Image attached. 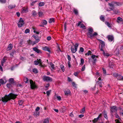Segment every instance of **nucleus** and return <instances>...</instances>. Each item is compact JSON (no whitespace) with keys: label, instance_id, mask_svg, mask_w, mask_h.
I'll use <instances>...</instances> for the list:
<instances>
[{"label":"nucleus","instance_id":"obj_5","mask_svg":"<svg viewBox=\"0 0 123 123\" xmlns=\"http://www.w3.org/2000/svg\"><path fill=\"white\" fill-rule=\"evenodd\" d=\"M24 24V23L23 19L21 18H20L19 19V22L18 24V27H21Z\"/></svg>","mask_w":123,"mask_h":123},{"label":"nucleus","instance_id":"obj_12","mask_svg":"<svg viewBox=\"0 0 123 123\" xmlns=\"http://www.w3.org/2000/svg\"><path fill=\"white\" fill-rule=\"evenodd\" d=\"M34 50L37 53H41L42 52L41 50L38 49L36 47H35L33 48Z\"/></svg>","mask_w":123,"mask_h":123},{"label":"nucleus","instance_id":"obj_2","mask_svg":"<svg viewBox=\"0 0 123 123\" xmlns=\"http://www.w3.org/2000/svg\"><path fill=\"white\" fill-rule=\"evenodd\" d=\"M88 32L87 33L88 37L91 39H92L94 36L97 35V33L96 32H94L93 33H92L93 31L92 28L91 27L89 28L88 30Z\"/></svg>","mask_w":123,"mask_h":123},{"label":"nucleus","instance_id":"obj_27","mask_svg":"<svg viewBox=\"0 0 123 123\" xmlns=\"http://www.w3.org/2000/svg\"><path fill=\"white\" fill-rule=\"evenodd\" d=\"M105 24L106 25L109 27L111 28V24H110L109 22H105Z\"/></svg>","mask_w":123,"mask_h":123},{"label":"nucleus","instance_id":"obj_42","mask_svg":"<svg viewBox=\"0 0 123 123\" xmlns=\"http://www.w3.org/2000/svg\"><path fill=\"white\" fill-rule=\"evenodd\" d=\"M97 83H98V85L99 86V87H102V83H103V82H99L98 81L96 82Z\"/></svg>","mask_w":123,"mask_h":123},{"label":"nucleus","instance_id":"obj_63","mask_svg":"<svg viewBox=\"0 0 123 123\" xmlns=\"http://www.w3.org/2000/svg\"><path fill=\"white\" fill-rule=\"evenodd\" d=\"M102 69L103 70V73L104 74H106V70L105 69V68H102Z\"/></svg>","mask_w":123,"mask_h":123},{"label":"nucleus","instance_id":"obj_20","mask_svg":"<svg viewBox=\"0 0 123 123\" xmlns=\"http://www.w3.org/2000/svg\"><path fill=\"white\" fill-rule=\"evenodd\" d=\"M103 113L104 117L106 119H107L108 117H107V112H106L104 110L103 111Z\"/></svg>","mask_w":123,"mask_h":123},{"label":"nucleus","instance_id":"obj_8","mask_svg":"<svg viewBox=\"0 0 123 123\" xmlns=\"http://www.w3.org/2000/svg\"><path fill=\"white\" fill-rule=\"evenodd\" d=\"M38 42L39 40L38 39H37V41H32L29 40V41H28V43L29 45H34L37 43Z\"/></svg>","mask_w":123,"mask_h":123},{"label":"nucleus","instance_id":"obj_6","mask_svg":"<svg viewBox=\"0 0 123 123\" xmlns=\"http://www.w3.org/2000/svg\"><path fill=\"white\" fill-rule=\"evenodd\" d=\"M43 80L44 81H51L52 79L49 76H44L43 77Z\"/></svg>","mask_w":123,"mask_h":123},{"label":"nucleus","instance_id":"obj_56","mask_svg":"<svg viewBox=\"0 0 123 123\" xmlns=\"http://www.w3.org/2000/svg\"><path fill=\"white\" fill-rule=\"evenodd\" d=\"M80 51L81 52H83L84 51V49L82 47H81L80 48Z\"/></svg>","mask_w":123,"mask_h":123},{"label":"nucleus","instance_id":"obj_35","mask_svg":"<svg viewBox=\"0 0 123 123\" xmlns=\"http://www.w3.org/2000/svg\"><path fill=\"white\" fill-rule=\"evenodd\" d=\"M49 121L48 118H46L43 121L44 123H49Z\"/></svg>","mask_w":123,"mask_h":123},{"label":"nucleus","instance_id":"obj_23","mask_svg":"<svg viewBox=\"0 0 123 123\" xmlns=\"http://www.w3.org/2000/svg\"><path fill=\"white\" fill-rule=\"evenodd\" d=\"M6 81L5 82L4 80L2 79H0V83H1V84H5L6 83Z\"/></svg>","mask_w":123,"mask_h":123},{"label":"nucleus","instance_id":"obj_52","mask_svg":"<svg viewBox=\"0 0 123 123\" xmlns=\"http://www.w3.org/2000/svg\"><path fill=\"white\" fill-rule=\"evenodd\" d=\"M33 37H34V38L36 40V41H37V39H38L39 40V39L38 38V37L37 36H33Z\"/></svg>","mask_w":123,"mask_h":123},{"label":"nucleus","instance_id":"obj_17","mask_svg":"<svg viewBox=\"0 0 123 123\" xmlns=\"http://www.w3.org/2000/svg\"><path fill=\"white\" fill-rule=\"evenodd\" d=\"M12 45L11 43L10 44L8 45L7 50L8 51L11 50L12 49Z\"/></svg>","mask_w":123,"mask_h":123},{"label":"nucleus","instance_id":"obj_33","mask_svg":"<svg viewBox=\"0 0 123 123\" xmlns=\"http://www.w3.org/2000/svg\"><path fill=\"white\" fill-rule=\"evenodd\" d=\"M113 75L114 77H118L119 75L117 73H114L113 74Z\"/></svg>","mask_w":123,"mask_h":123},{"label":"nucleus","instance_id":"obj_54","mask_svg":"<svg viewBox=\"0 0 123 123\" xmlns=\"http://www.w3.org/2000/svg\"><path fill=\"white\" fill-rule=\"evenodd\" d=\"M39 66L41 67H44V66L42 65V62L41 60V63H39Z\"/></svg>","mask_w":123,"mask_h":123},{"label":"nucleus","instance_id":"obj_58","mask_svg":"<svg viewBox=\"0 0 123 123\" xmlns=\"http://www.w3.org/2000/svg\"><path fill=\"white\" fill-rule=\"evenodd\" d=\"M64 92H65V94L66 95H68V94L69 93V91H65Z\"/></svg>","mask_w":123,"mask_h":123},{"label":"nucleus","instance_id":"obj_40","mask_svg":"<svg viewBox=\"0 0 123 123\" xmlns=\"http://www.w3.org/2000/svg\"><path fill=\"white\" fill-rule=\"evenodd\" d=\"M85 111V108L84 107L80 111V113L83 114L84 113Z\"/></svg>","mask_w":123,"mask_h":123},{"label":"nucleus","instance_id":"obj_36","mask_svg":"<svg viewBox=\"0 0 123 123\" xmlns=\"http://www.w3.org/2000/svg\"><path fill=\"white\" fill-rule=\"evenodd\" d=\"M39 114V113L38 112L36 111L34 114V116H38Z\"/></svg>","mask_w":123,"mask_h":123},{"label":"nucleus","instance_id":"obj_4","mask_svg":"<svg viewBox=\"0 0 123 123\" xmlns=\"http://www.w3.org/2000/svg\"><path fill=\"white\" fill-rule=\"evenodd\" d=\"M30 82L31 89H34L37 88V87L35 84V82H34L32 80H30Z\"/></svg>","mask_w":123,"mask_h":123},{"label":"nucleus","instance_id":"obj_32","mask_svg":"<svg viewBox=\"0 0 123 123\" xmlns=\"http://www.w3.org/2000/svg\"><path fill=\"white\" fill-rule=\"evenodd\" d=\"M11 83H7L6 85V86L8 88H10L12 87Z\"/></svg>","mask_w":123,"mask_h":123},{"label":"nucleus","instance_id":"obj_37","mask_svg":"<svg viewBox=\"0 0 123 123\" xmlns=\"http://www.w3.org/2000/svg\"><path fill=\"white\" fill-rule=\"evenodd\" d=\"M24 102V101L22 100H20L19 101L18 104L19 105H21Z\"/></svg>","mask_w":123,"mask_h":123},{"label":"nucleus","instance_id":"obj_10","mask_svg":"<svg viewBox=\"0 0 123 123\" xmlns=\"http://www.w3.org/2000/svg\"><path fill=\"white\" fill-rule=\"evenodd\" d=\"M115 3V2H112L111 3H108L109 5L111 8H110V9H111V10L112 11L113 10V9L114 8V4Z\"/></svg>","mask_w":123,"mask_h":123},{"label":"nucleus","instance_id":"obj_18","mask_svg":"<svg viewBox=\"0 0 123 123\" xmlns=\"http://www.w3.org/2000/svg\"><path fill=\"white\" fill-rule=\"evenodd\" d=\"M101 114H100L97 118H95L93 121V123H95L98 120L99 118L100 117V116H101Z\"/></svg>","mask_w":123,"mask_h":123},{"label":"nucleus","instance_id":"obj_30","mask_svg":"<svg viewBox=\"0 0 123 123\" xmlns=\"http://www.w3.org/2000/svg\"><path fill=\"white\" fill-rule=\"evenodd\" d=\"M50 64L51 68V69H54L55 68L54 65L52 63H51Z\"/></svg>","mask_w":123,"mask_h":123},{"label":"nucleus","instance_id":"obj_38","mask_svg":"<svg viewBox=\"0 0 123 123\" xmlns=\"http://www.w3.org/2000/svg\"><path fill=\"white\" fill-rule=\"evenodd\" d=\"M92 52L90 50L88 51V52L85 54V55H91Z\"/></svg>","mask_w":123,"mask_h":123},{"label":"nucleus","instance_id":"obj_43","mask_svg":"<svg viewBox=\"0 0 123 123\" xmlns=\"http://www.w3.org/2000/svg\"><path fill=\"white\" fill-rule=\"evenodd\" d=\"M33 72L35 73H38L37 70L36 68H34L32 70Z\"/></svg>","mask_w":123,"mask_h":123},{"label":"nucleus","instance_id":"obj_45","mask_svg":"<svg viewBox=\"0 0 123 123\" xmlns=\"http://www.w3.org/2000/svg\"><path fill=\"white\" fill-rule=\"evenodd\" d=\"M15 52V50H12V51L10 53V55H12V56H13V55H14V53Z\"/></svg>","mask_w":123,"mask_h":123},{"label":"nucleus","instance_id":"obj_50","mask_svg":"<svg viewBox=\"0 0 123 123\" xmlns=\"http://www.w3.org/2000/svg\"><path fill=\"white\" fill-rule=\"evenodd\" d=\"M47 21L45 20H43V24L44 25H46L47 24Z\"/></svg>","mask_w":123,"mask_h":123},{"label":"nucleus","instance_id":"obj_13","mask_svg":"<svg viewBox=\"0 0 123 123\" xmlns=\"http://www.w3.org/2000/svg\"><path fill=\"white\" fill-rule=\"evenodd\" d=\"M43 49L44 50L48 51L49 53L50 52V49L46 46L43 47Z\"/></svg>","mask_w":123,"mask_h":123},{"label":"nucleus","instance_id":"obj_59","mask_svg":"<svg viewBox=\"0 0 123 123\" xmlns=\"http://www.w3.org/2000/svg\"><path fill=\"white\" fill-rule=\"evenodd\" d=\"M57 51L58 52H59V51L62 52L60 49V47L59 46H58L57 47Z\"/></svg>","mask_w":123,"mask_h":123},{"label":"nucleus","instance_id":"obj_64","mask_svg":"<svg viewBox=\"0 0 123 123\" xmlns=\"http://www.w3.org/2000/svg\"><path fill=\"white\" fill-rule=\"evenodd\" d=\"M115 121L116 122V123H121L119 122V121L118 120H115Z\"/></svg>","mask_w":123,"mask_h":123},{"label":"nucleus","instance_id":"obj_19","mask_svg":"<svg viewBox=\"0 0 123 123\" xmlns=\"http://www.w3.org/2000/svg\"><path fill=\"white\" fill-rule=\"evenodd\" d=\"M117 79L118 80H123V76L120 75H119L117 78Z\"/></svg>","mask_w":123,"mask_h":123},{"label":"nucleus","instance_id":"obj_44","mask_svg":"<svg viewBox=\"0 0 123 123\" xmlns=\"http://www.w3.org/2000/svg\"><path fill=\"white\" fill-rule=\"evenodd\" d=\"M9 81L10 82H11V83L12 84L13 83V79L12 78H10L9 79Z\"/></svg>","mask_w":123,"mask_h":123},{"label":"nucleus","instance_id":"obj_51","mask_svg":"<svg viewBox=\"0 0 123 123\" xmlns=\"http://www.w3.org/2000/svg\"><path fill=\"white\" fill-rule=\"evenodd\" d=\"M96 57H98V56L94 55H92L91 56V57L92 59H94V58H95Z\"/></svg>","mask_w":123,"mask_h":123},{"label":"nucleus","instance_id":"obj_11","mask_svg":"<svg viewBox=\"0 0 123 123\" xmlns=\"http://www.w3.org/2000/svg\"><path fill=\"white\" fill-rule=\"evenodd\" d=\"M117 110V107L115 106L112 107L111 109V111L112 112H116Z\"/></svg>","mask_w":123,"mask_h":123},{"label":"nucleus","instance_id":"obj_62","mask_svg":"<svg viewBox=\"0 0 123 123\" xmlns=\"http://www.w3.org/2000/svg\"><path fill=\"white\" fill-rule=\"evenodd\" d=\"M37 1H33L31 3V5L32 6H33L34 4L37 2Z\"/></svg>","mask_w":123,"mask_h":123},{"label":"nucleus","instance_id":"obj_60","mask_svg":"<svg viewBox=\"0 0 123 123\" xmlns=\"http://www.w3.org/2000/svg\"><path fill=\"white\" fill-rule=\"evenodd\" d=\"M117 19L118 20L120 21H122V18L120 17H118Z\"/></svg>","mask_w":123,"mask_h":123},{"label":"nucleus","instance_id":"obj_41","mask_svg":"<svg viewBox=\"0 0 123 123\" xmlns=\"http://www.w3.org/2000/svg\"><path fill=\"white\" fill-rule=\"evenodd\" d=\"M6 0H0V2L4 4L6 2Z\"/></svg>","mask_w":123,"mask_h":123},{"label":"nucleus","instance_id":"obj_28","mask_svg":"<svg viewBox=\"0 0 123 123\" xmlns=\"http://www.w3.org/2000/svg\"><path fill=\"white\" fill-rule=\"evenodd\" d=\"M73 12L76 15H78V11L77 9H74L73 10Z\"/></svg>","mask_w":123,"mask_h":123},{"label":"nucleus","instance_id":"obj_24","mask_svg":"<svg viewBox=\"0 0 123 123\" xmlns=\"http://www.w3.org/2000/svg\"><path fill=\"white\" fill-rule=\"evenodd\" d=\"M24 81L26 83H27L29 81L28 79L26 77H25L24 78Z\"/></svg>","mask_w":123,"mask_h":123},{"label":"nucleus","instance_id":"obj_47","mask_svg":"<svg viewBox=\"0 0 123 123\" xmlns=\"http://www.w3.org/2000/svg\"><path fill=\"white\" fill-rule=\"evenodd\" d=\"M51 92V90H48V91H47L46 93L47 95L48 96H49V95Z\"/></svg>","mask_w":123,"mask_h":123},{"label":"nucleus","instance_id":"obj_7","mask_svg":"<svg viewBox=\"0 0 123 123\" xmlns=\"http://www.w3.org/2000/svg\"><path fill=\"white\" fill-rule=\"evenodd\" d=\"M107 38L109 42H112L113 43L114 42V39L113 36L109 35L107 36Z\"/></svg>","mask_w":123,"mask_h":123},{"label":"nucleus","instance_id":"obj_26","mask_svg":"<svg viewBox=\"0 0 123 123\" xmlns=\"http://www.w3.org/2000/svg\"><path fill=\"white\" fill-rule=\"evenodd\" d=\"M44 5V3L43 2H41L39 3L38 5L40 6H42Z\"/></svg>","mask_w":123,"mask_h":123},{"label":"nucleus","instance_id":"obj_14","mask_svg":"<svg viewBox=\"0 0 123 123\" xmlns=\"http://www.w3.org/2000/svg\"><path fill=\"white\" fill-rule=\"evenodd\" d=\"M70 82H71L72 85L75 88H77L76 84L72 80H71V79L70 78Z\"/></svg>","mask_w":123,"mask_h":123},{"label":"nucleus","instance_id":"obj_34","mask_svg":"<svg viewBox=\"0 0 123 123\" xmlns=\"http://www.w3.org/2000/svg\"><path fill=\"white\" fill-rule=\"evenodd\" d=\"M81 63L80 64V65H82L84 63V61L83 59L81 58Z\"/></svg>","mask_w":123,"mask_h":123},{"label":"nucleus","instance_id":"obj_25","mask_svg":"<svg viewBox=\"0 0 123 123\" xmlns=\"http://www.w3.org/2000/svg\"><path fill=\"white\" fill-rule=\"evenodd\" d=\"M100 19L101 20L104 22L105 21V19L104 17L102 15H101L100 17Z\"/></svg>","mask_w":123,"mask_h":123},{"label":"nucleus","instance_id":"obj_46","mask_svg":"<svg viewBox=\"0 0 123 123\" xmlns=\"http://www.w3.org/2000/svg\"><path fill=\"white\" fill-rule=\"evenodd\" d=\"M103 54L105 56H106L107 57H108L110 55L109 54L107 53H105L104 51V53H103Z\"/></svg>","mask_w":123,"mask_h":123},{"label":"nucleus","instance_id":"obj_48","mask_svg":"<svg viewBox=\"0 0 123 123\" xmlns=\"http://www.w3.org/2000/svg\"><path fill=\"white\" fill-rule=\"evenodd\" d=\"M113 10V12L115 14H117L119 12H118V10Z\"/></svg>","mask_w":123,"mask_h":123},{"label":"nucleus","instance_id":"obj_21","mask_svg":"<svg viewBox=\"0 0 123 123\" xmlns=\"http://www.w3.org/2000/svg\"><path fill=\"white\" fill-rule=\"evenodd\" d=\"M55 21L54 18H50L49 19V23H51L52 22H54Z\"/></svg>","mask_w":123,"mask_h":123},{"label":"nucleus","instance_id":"obj_57","mask_svg":"<svg viewBox=\"0 0 123 123\" xmlns=\"http://www.w3.org/2000/svg\"><path fill=\"white\" fill-rule=\"evenodd\" d=\"M81 28H84V29H85V27H86L83 24H81Z\"/></svg>","mask_w":123,"mask_h":123},{"label":"nucleus","instance_id":"obj_53","mask_svg":"<svg viewBox=\"0 0 123 123\" xmlns=\"http://www.w3.org/2000/svg\"><path fill=\"white\" fill-rule=\"evenodd\" d=\"M39 109L40 108L39 107H37L35 109V111H36L37 112L39 110Z\"/></svg>","mask_w":123,"mask_h":123},{"label":"nucleus","instance_id":"obj_16","mask_svg":"<svg viewBox=\"0 0 123 123\" xmlns=\"http://www.w3.org/2000/svg\"><path fill=\"white\" fill-rule=\"evenodd\" d=\"M7 59V57H4L3 59V60L1 61V65L2 66H3V63L5 62Z\"/></svg>","mask_w":123,"mask_h":123},{"label":"nucleus","instance_id":"obj_55","mask_svg":"<svg viewBox=\"0 0 123 123\" xmlns=\"http://www.w3.org/2000/svg\"><path fill=\"white\" fill-rule=\"evenodd\" d=\"M85 65H83V66L82 67V68L81 69L82 71H84L85 69Z\"/></svg>","mask_w":123,"mask_h":123},{"label":"nucleus","instance_id":"obj_29","mask_svg":"<svg viewBox=\"0 0 123 123\" xmlns=\"http://www.w3.org/2000/svg\"><path fill=\"white\" fill-rule=\"evenodd\" d=\"M60 67L62 71L64 72V68L63 65L62 64L60 65Z\"/></svg>","mask_w":123,"mask_h":123},{"label":"nucleus","instance_id":"obj_3","mask_svg":"<svg viewBox=\"0 0 123 123\" xmlns=\"http://www.w3.org/2000/svg\"><path fill=\"white\" fill-rule=\"evenodd\" d=\"M79 44L78 43H76L74 46H72L71 47V49L72 52L73 53H75L77 50Z\"/></svg>","mask_w":123,"mask_h":123},{"label":"nucleus","instance_id":"obj_31","mask_svg":"<svg viewBox=\"0 0 123 123\" xmlns=\"http://www.w3.org/2000/svg\"><path fill=\"white\" fill-rule=\"evenodd\" d=\"M80 71H79L74 72V75L76 76H77L79 74L80 72Z\"/></svg>","mask_w":123,"mask_h":123},{"label":"nucleus","instance_id":"obj_22","mask_svg":"<svg viewBox=\"0 0 123 123\" xmlns=\"http://www.w3.org/2000/svg\"><path fill=\"white\" fill-rule=\"evenodd\" d=\"M15 5H10L8 6V8L9 9H12L15 7Z\"/></svg>","mask_w":123,"mask_h":123},{"label":"nucleus","instance_id":"obj_61","mask_svg":"<svg viewBox=\"0 0 123 123\" xmlns=\"http://www.w3.org/2000/svg\"><path fill=\"white\" fill-rule=\"evenodd\" d=\"M43 14V13L42 12H39V16L40 17Z\"/></svg>","mask_w":123,"mask_h":123},{"label":"nucleus","instance_id":"obj_49","mask_svg":"<svg viewBox=\"0 0 123 123\" xmlns=\"http://www.w3.org/2000/svg\"><path fill=\"white\" fill-rule=\"evenodd\" d=\"M30 30L28 29H26L25 30V33H27L30 32Z\"/></svg>","mask_w":123,"mask_h":123},{"label":"nucleus","instance_id":"obj_9","mask_svg":"<svg viewBox=\"0 0 123 123\" xmlns=\"http://www.w3.org/2000/svg\"><path fill=\"white\" fill-rule=\"evenodd\" d=\"M28 12V8L27 7H24L22 9L21 13H27Z\"/></svg>","mask_w":123,"mask_h":123},{"label":"nucleus","instance_id":"obj_15","mask_svg":"<svg viewBox=\"0 0 123 123\" xmlns=\"http://www.w3.org/2000/svg\"><path fill=\"white\" fill-rule=\"evenodd\" d=\"M37 60L35 61L34 62V64L36 65H37L39 63H41V60L40 59H39V60L37 59Z\"/></svg>","mask_w":123,"mask_h":123},{"label":"nucleus","instance_id":"obj_1","mask_svg":"<svg viewBox=\"0 0 123 123\" xmlns=\"http://www.w3.org/2000/svg\"><path fill=\"white\" fill-rule=\"evenodd\" d=\"M17 96V95L11 93L7 95H5L2 98L1 100L3 102L6 103L8 101L10 100L11 99H15Z\"/></svg>","mask_w":123,"mask_h":123},{"label":"nucleus","instance_id":"obj_39","mask_svg":"<svg viewBox=\"0 0 123 123\" xmlns=\"http://www.w3.org/2000/svg\"><path fill=\"white\" fill-rule=\"evenodd\" d=\"M32 15L33 16H36L37 15V12L35 11H33L32 12Z\"/></svg>","mask_w":123,"mask_h":123}]
</instances>
